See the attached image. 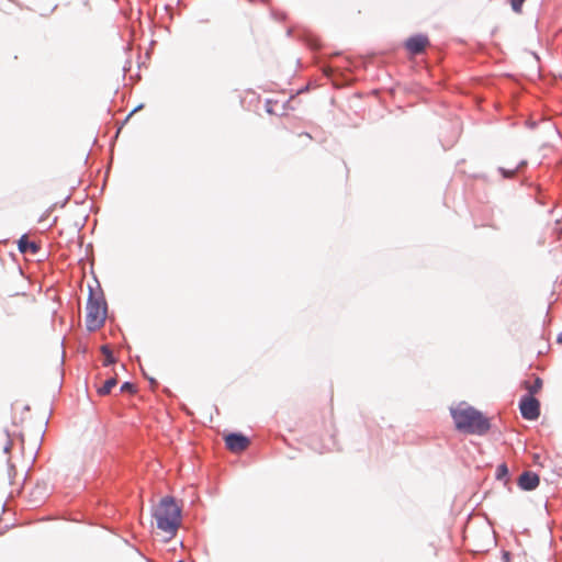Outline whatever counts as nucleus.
Here are the masks:
<instances>
[{
    "mask_svg": "<svg viewBox=\"0 0 562 562\" xmlns=\"http://www.w3.org/2000/svg\"><path fill=\"white\" fill-rule=\"evenodd\" d=\"M143 108V104H139L138 106H136L130 114L128 116H131L133 113H135L136 111L140 110Z\"/></svg>",
    "mask_w": 562,
    "mask_h": 562,
    "instance_id": "412c9836",
    "label": "nucleus"
},
{
    "mask_svg": "<svg viewBox=\"0 0 562 562\" xmlns=\"http://www.w3.org/2000/svg\"><path fill=\"white\" fill-rule=\"evenodd\" d=\"M527 165L526 160H520L517 165L505 168V167H498L497 171L504 179H513L517 172L522 169Z\"/></svg>",
    "mask_w": 562,
    "mask_h": 562,
    "instance_id": "1a4fd4ad",
    "label": "nucleus"
},
{
    "mask_svg": "<svg viewBox=\"0 0 562 562\" xmlns=\"http://www.w3.org/2000/svg\"><path fill=\"white\" fill-rule=\"evenodd\" d=\"M86 310L87 330H98L100 327L103 326L108 312V304L101 290L99 293H95L93 289L89 286V295L87 300Z\"/></svg>",
    "mask_w": 562,
    "mask_h": 562,
    "instance_id": "7ed1b4c3",
    "label": "nucleus"
},
{
    "mask_svg": "<svg viewBox=\"0 0 562 562\" xmlns=\"http://www.w3.org/2000/svg\"><path fill=\"white\" fill-rule=\"evenodd\" d=\"M557 341H558L559 344H562V333H560V334L558 335Z\"/></svg>",
    "mask_w": 562,
    "mask_h": 562,
    "instance_id": "4be33fe9",
    "label": "nucleus"
},
{
    "mask_svg": "<svg viewBox=\"0 0 562 562\" xmlns=\"http://www.w3.org/2000/svg\"><path fill=\"white\" fill-rule=\"evenodd\" d=\"M153 517L158 529L173 536L181 524V508L172 496H165L155 507Z\"/></svg>",
    "mask_w": 562,
    "mask_h": 562,
    "instance_id": "f03ea898",
    "label": "nucleus"
},
{
    "mask_svg": "<svg viewBox=\"0 0 562 562\" xmlns=\"http://www.w3.org/2000/svg\"><path fill=\"white\" fill-rule=\"evenodd\" d=\"M18 248L21 254L32 255H35L41 250V246L35 241L30 240L26 235L21 236L18 241Z\"/></svg>",
    "mask_w": 562,
    "mask_h": 562,
    "instance_id": "6e6552de",
    "label": "nucleus"
},
{
    "mask_svg": "<svg viewBox=\"0 0 562 562\" xmlns=\"http://www.w3.org/2000/svg\"><path fill=\"white\" fill-rule=\"evenodd\" d=\"M525 0H510V5L514 12L520 13Z\"/></svg>",
    "mask_w": 562,
    "mask_h": 562,
    "instance_id": "2eb2a0df",
    "label": "nucleus"
},
{
    "mask_svg": "<svg viewBox=\"0 0 562 562\" xmlns=\"http://www.w3.org/2000/svg\"><path fill=\"white\" fill-rule=\"evenodd\" d=\"M508 467L506 465V463H501L497 468H496V472H495V477L496 480L498 481H507V477H508Z\"/></svg>",
    "mask_w": 562,
    "mask_h": 562,
    "instance_id": "ddd939ff",
    "label": "nucleus"
},
{
    "mask_svg": "<svg viewBox=\"0 0 562 562\" xmlns=\"http://www.w3.org/2000/svg\"><path fill=\"white\" fill-rule=\"evenodd\" d=\"M306 43H307V45H308L311 48H313V49H316V48H318V47H319L318 40H317L316 37H314V36H308V37L306 38Z\"/></svg>",
    "mask_w": 562,
    "mask_h": 562,
    "instance_id": "dca6fc26",
    "label": "nucleus"
},
{
    "mask_svg": "<svg viewBox=\"0 0 562 562\" xmlns=\"http://www.w3.org/2000/svg\"><path fill=\"white\" fill-rule=\"evenodd\" d=\"M503 559H504L505 561H507V562H508V561H509V559H510V553H509V552H507V551H505V552L503 553Z\"/></svg>",
    "mask_w": 562,
    "mask_h": 562,
    "instance_id": "6ab92c4d",
    "label": "nucleus"
},
{
    "mask_svg": "<svg viewBox=\"0 0 562 562\" xmlns=\"http://www.w3.org/2000/svg\"><path fill=\"white\" fill-rule=\"evenodd\" d=\"M178 562H184V561L180 560V561H178Z\"/></svg>",
    "mask_w": 562,
    "mask_h": 562,
    "instance_id": "b1692460",
    "label": "nucleus"
},
{
    "mask_svg": "<svg viewBox=\"0 0 562 562\" xmlns=\"http://www.w3.org/2000/svg\"><path fill=\"white\" fill-rule=\"evenodd\" d=\"M101 352L104 355V358H105L104 362H103L104 367H109V366L115 363L116 360H115V358L113 356V352H112V350L110 349L109 346L103 345L101 347Z\"/></svg>",
    "mask_w": 562,
    "mask_h": 562,
    "instance_id": "f8f14e48",
    "label": "nucleus"
},
{
    "mask_svg": "<svg viewBox=\"0 0 562 562\" xmlns=\"http://www.w3.org/2000/svg\"><path fill=\"white\" fill-rule=\"evenodd\" d=\"M120 391L123 393H135L136 386L132 382L126 381L121 385Z\"/></svg>",
    "mask_w": 562,
    "mask_h": 562,
    "instance_id": "4468645a",
    "label": "nucleus"
},
{
    "mask_svg": "<svg viewBox=\"0 0 562 562\" xmlns=\"http://www.w3.org/2000/svg\"><path fill=\"white\" fill-rule=\"evenodd\" d=\"M270 100L267 101L266 110L268 113H272V109L270 108Z\"/></svg>",
    "mask_w": 562,
    "mask_h": 562,
    "instance_id": "aec40b11",
    "label": "nucleus"
},
{
    "mask_svg": "<svg viewBox=\"0 0 562 562\" xmlns=\"http://www.w3.org/2000/svg\"><path fill=\"white\" fill-rule=\"evenodd\" d=\"M226 447L233 452L244 451L250 445V440L241 432H229L225 437Z\"/></svg>",
    "mask_w": 562,
    "mask_h": 562,
    "instance_id": "423d86ee",
    "label": "nucleus"
},
{
    "mask_svg": "<svg viewBox=\"0 0 562 562\" xmlns=\"http://www.w3.org/2000/svg\"><path fill=\"white\" fill-rule=\"evenodd\" d=\"M428 45V36L422 33L409 36L404 43V46L407 49V52L414 56L424 53Z\"/></svg>",
    "mask_w": 562,
    "mask_h": 562,
    "instance_id": "39448f33",
    "label": "nucleus"
},
{
    "mask_svg": "<svg viewBox=\"0 0 562 562\" xmlns=\"http://www.w3.org/2000/svg\"><path fill=\"white\" fill-rule=\"evenodd\" d=\"M11 446H12L11 440H8V441H7V443H5V446H4V448H3V451H4L5 453H8V452L10 451V449H11Z\"/></svg>",
    "mask_w": 562,
    "mask_h": 562,
    "instance_id": "f3484780",
    "label": "nucleus"
},
{
    "mask_svg": "<svg viewBox=\"0 0 562 562\" xmlns=\"http://www.w3.org/2000/svg\"><path fill=\"white\" fill-rule=\"evenodd\" d=\"M542 380L539 376H536L535 381L530 383L529 381H524L522 386L528 391L526 395L533 396L536 393H538L542 387Z\"/></svg>",
    "mask_w": 562,
    "mask_h": 562,
    "instance_id": "9d476101",
    "label": "nucleus"
},
{
    "mask_svg": "<svg viewBox=\"0 0 562 562\" xmlns=\"http://www.w3.org/2000/svg\"><path fill=\"white\" fill-rule=\"evenodd\" d=\"M517 484L522 491H533L540 484V477L536 472L532 471H524L517 481Z\"/></svg>",
    "mask_w": 562,
    "mask_h": 562,
    "instance_id": "0eeeda50",
    "label": "nucleus"
},
{
    "mask_svg": "<svg viewBox=\"0 0 562 562\" xmlns=\"http://www.w3.org/2000/svg\"><path fill=\"white\" fill-rule=\"evenodd\" d=\"M117 381L115 378H110L104 381L103 385L98 389V393L100 395H106L109 394L112 389L116 385Z\"/></svg>",
    "mask_w": 562,
    "mask_h": 562,
    "instance_id": "9b49d317",
    "label": "nucleus"
},
{
    "mask_svg": "<svg viewBox=\"0 0 562 562\" xmlns=\"http://www.w3.org/2000/svg\"><path fill=\"white\" fill-rule=\"evenodd\" d=\"M450 415L457 430L461 432L484 436L491 429L490 419L467 402L451 406Z\"/></svg>",
    "mask_w": 562,
    "mask_h": 562,
    "instance_id": "f257e3e1",
    "label": "nucleus"
},
{
    "mask_svg": "<svg viewBox=\"0 0 562 562\" xmlns=\"http://www.w3.org/2000/svg\"><path fill=\"white\" fill-rule=\"evenodd\" d=\"M13 470H14V467L12 464H9V475L10 476H11Z\"/></svg>",
    "mask_w": 562,
    "mask_h": 562,
    "instance_id": "5701e85b",
    "label": "nucleus"
},
{
    "mask_svg": "<svg viewBox=\"0 0 562 562\" xmlns=\"http://www.w3.org/2000/svg\"><path fill=\"white\" fill-rule=\"evenodd\" d=\"M144 375H145V378H147V379H148L149 383H150L153 386H155V385H157V384H158V382H157L154 378H149V376H147V375H146V373H144Z\"/></svg>",
    "mask_w": 562,
    "mask_h": 562,
    "instance_id": "a211bd4d",
    "label": "nucleus"
},
{
    "mask_svg": "<svg viewBox=\"0 0 562 562\" xmlns=\"http://www.w3.org/2000/svg\"><path fill=\"white\" fill-rule=\"evenodd\" d=\"M519 411L522 418L536 420L540 416V402L531 395H522L519 401Z\"/></svg>",
    "mask_w": 562,
    "mask_h": 562,
    "instance_id": "20e7f679",
    "label": "nucleus"
}]
</instances>
